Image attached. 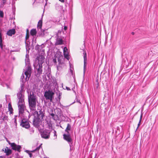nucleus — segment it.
I'll return each instance as SVG.
<instances>
[{
  "label": "nucleus",
  "instance_id": "1",
  "mask_svg": "<svg viewBox=\"0 0 158 158\" xmlns=\"http://www.w3.org/2000/svg\"><path fill=\"white\" fill-rule=\"evenodd\" d=\"M39 113L37 111H35L33 113L34 116L33 120V125L34 126L38 129L42 138L48 139L50 137V131L46 129L41 131V129L40 127L42 120L43 119V117L45 116V111L44 110L41 109L39 111Z\"/></svg>",
  "mask_w": 158,
  "mask_h": 158
},
{
  "label": "nucleus",
  "instance_id": "2",
  "mask_svg": "<svg viewBox=\"0 0 158 158\" xmlns=\"http://www.w3.org/2000/svg\"><path fill=\"white\" fill-rule=\"evenodd\" d=\"M44 57L41 55L37 57L36 59L38 60V64L35 67V75L37 78L39 77L42 73V64L44 62Z\"/></svg>",
  "mask_w": 158,
  "mask_h": 158
},
{
  "label": "nucleus",
  "instance_id": "3",
  "mask_svg": "<svg viewBox=\"0 0 158 158\" xmlns=\"http://www.w3.org/2000/svg\"><path fill=\"white\" fill-rule=\"evenodd\" d=\"M37 99L36 96L33 92L31 91L28 95V102L29 107L30 110L32 111H35Z\"/></svg>",
  "mask_w": 158,
  "mask_h": 158
},
{
  "label": "nucleus",
  "instance_id": "4",
  "mask_svg": "<svg viewBox=\"0 0 158 158\" xmlns=\"http://www.w3.org/2000/svg\"><path fill=\"white\" fill-rule=\"evenodd\" d=\"M23 85L20 87L19 91L17 94V98L18 100V103H24V88H22Z\"/></svg>",
  "mask_w": 158,
  "mask_h": 158
},
{
  "label": "nucleus",
  "instance_id": "5",
  "mask_svg": "<svg viewBox=\"0 0 158 158\" xmlns=\"http://www.w3.org/2000/svg\"><path fill=\"white\" fill-rule=\"evenodd\" d=\"M54 94L52 91L49 90L45 92L44 96L46 100H48L50 102H52Z\"/></svg>",
  "mask_w": 158,
  "mask_h": 158
},
{
  "label": "nucleus",
  "instance_id": "6",
  "mask_svg": "<svg viewBox=\"0 0 158 158\" xmlns=\"http://www.w3.org/2000/svg\"><path fill=\"white\" fill-rule=\"evenodd\" d=\"M64 139L67 141L69 144L70 150H71V147L73 146V140L70 133H66L63 135Z\"/></svg>",
  "mask_w": 158,
  "mask_h": 158
},
{
  "label": "nucleus",
  "instance_id": "7",
  "mask_svg": "<svg viewBox=\"0 0 158 158\" xmlns=\"http://www.w3.org/2000/svg\"><path fill=\"white\" fill-rule=\"evenodd\" d=\"M25 64L26 66L25 68L26 70L24 73L26 77H27L28 79L31 77V67L30 63H29L28 64L27 63Z\"/></svg>",
  "mask_w": 158,
  "mask_h": 158
},
{
  "label": "nucleus",
  "instance_id": "8",
  "mask_svg": "<svg viewBox=\"0 0 158 158\" xmlns=\"http://www.w3.org/2000/svg\"><path fill=\"white\" fill-rule=\"evenodd\" d=\"M20 126L22 127L28 129L30 128V125L27 119L23 118L20 121Z\"/></svg>",
  "mask_w": 158,
  "mask_h": 158
},
{
  "label": "nucleus",
  "instance_id": "9",
  "mask_svg": "<svg viewBox=\"0 0 158 158\" xmlns=\"http://www.w3.org/2000/svg\"><path fill=\"white\" fill-rule=\"evenodd\" d=\"M19 108V114H22L24 112L25 108V102L18 103Z\"/></svg>",
  "mask_w": 158,
  "mask_h": 158
},
{
  "label": "nucleus",
  "instance_id": "10",
  "mask_svg": "<svg viewBox=\"0 0 158 158\" xmlns=\"http://www.w3.org/2000/svg\"><path fill=\"white\" fill-rule=\"evenodd\" d=\"M11 148L13 150L20 152L21 151V147L20 145H17L14 143H11Z\"/></svg>",
  "mask_w": 158,
  "mask_h": 158
},
{
  "label": "nucleus",
  "instance_id": "11",
  "mask_svg": "<svg viewBox=\"0 0 158 158\" xmlns=\"http://www.w3.org/2000/svg\"><path fill=\"white\" fill-rule=\"evenodd\" d=\"M84 57V73H85V71L86 69L87 64V55L85 51H84L83 52Z\"/></svg>",
  "mask_w": 158,
  "mask_h": 158
},
{
  "label": "nucleus",
  "instance_id": "12",
  "mask_svg": "<svg viewBox=\"0 0 158 158\" xmlns=\"http://www.w3.org/2000/svg\"><path fill=\"white\" fill-rule=\"evenodd\" d=\"M40 29V31L38 33L37 36H39L40 37H44L46 34L47 33V32H46L47 30L43 29L42 28Z\"/></svg>",
  "mask_w": 158,
  "mask_h": 158
},
{
  "label": "nucleus",
  "instance_id": "13",
  "mask_svg": "<svg viewBox=\"0 0 158 158\" xmlns=\"http://www.w3.org/2000/svg\"><path fill=\"white\" fill-rule=\"evenodd\" d=\"M57 36L56 39V41L55 44V45H61L63 44V40L62 39L60 38H59V36L57 34L56 36V37Z\"/></svg>",
  "mask_w": 158,
  "mask_h": 158
},
{
  "label": "nucleus",
  "instance_id": "14",
  "mask_svg": "<svg viewBox=\"0 0 158 158\" xmlns=\"http://www.w3.org/2000/svg\"><path fill=\"white\" fill-rule=\"evenodd\" d=\"M4 152L6 153V156H8L10 155L12 153V151L11 149L6 147L4 149Z\"/></svg>",
  "mask_w": 158,
  "mask_h": 158
},
{
  "label": "nucleus",
  "instance_id": "15",
  "mask_svg": "<svg viewBox=\"0 0 158 158\" xmlns=\"http://www.w3.org/2000/svg\"><path fill=\"white\" fill-rule=\"evenodd\" d=\"M27 77H26V79H24V76L23 74L21 76L20 78V81L21 82V83L20 86L23 85L22 88H24V83L25 82Z\"/></svg>",
  "mask_w": 158,
  "mask_h": 158
},
{
  "label": "nucleus",
  "instance_id": "16",
  "mask_svg": "<svg viewBox=\"0 0 158 158\" xmlns=\"http://www.w3.org/2000/svg\"><path fill=\"white\" fill-rule=\"evenodd\" d=\"M16 33L15 30V29H12L9 30L7 32L6 34L8 36H11L13 35H14Z\"/></svg>",
  "mask_w": 158,
  "mask_h": 158
},
{
  "label": "nucleus",
  "instance_id": "17",
  "mask_svg": "<svg viewBox=\"0 0 158 158\" xmlns=\"http://www.w3.org/2000/svg\"><path fill=\"white\" fill-rule=\"evenodd\" d=\"M71 127L70 124L69 123H68L67 127L64 130L65 132H66V133H70L69 131H70Z\"/></svg>",
  "mask_w": 158,
  "mask_h": 158
},
{
  "label": "nucleus",
  "instance_id": "18",
  "mask_svg": "<svg viewBox=\"0 0 158 158\" xmlns=\"http://www.w3.org/2000/svg\"><path fill=\"white\" fill-rule=\"evenodd\" d=\"M37 34V31L36 29H32L30 31L31 35L34 37V36H35Z\"/></svg>",
  "mask_w": 158,
  "mask_h": 158
},
{
  "label": "nucleus",
  "instance_id": "19",
  "mask_svg": "<svg viewBox=\"0 0 158 158\" xmlns=\"http://www.w3.org/2000/svg\"><path fill=\"white\" fill-rule=\"evenodd\" d=\"M58 112H57V114H56V116H57L58 117H59L60 118L61 117V116L62 114V111L61 109H59V110H58Z\"/></svg>",
  "mask_w": 158,
  "mask_h": 158
},
{
  "label": "nucleus",
  "instance_id": "20",
  "mask_svg": "<svg viewBox=\"0 0 158 158\" xmlns=\"http://www.w3.org/2000/svg\"><path fill=\"white\" fill-rule=\"evenodd\" d=\"M25 64L27 63L28 64L30 63V59L29 58V56L27 54L26 55V58L25 59Z\"/></svg>",
  "mask_w": 158,
  "mask_h": 158
},
{
  "label": "nucleus",
  "instance_id": "21",
  "mask_svg": "<svg viewBox=\"0 0 158 158\" xmlns=\"http://www.w3.org/2000/svg\"><path fill=\"white\" fill-rule=\"evenodd\" d=\"M8 109L10 111V114L13 113V109L12 107L11 104L10 103L8 104Z\"/></svg>",
  "mask_w": 158,
  "mask_h": 158
},
{
  "label": "nucleus",
  "instance_id": "22",
  "mask_svg": "<svg viewBox=\"0 0 158 158\" xmlns=\"http://www.w3.org/2000/svg\"><path fill=\"white\" fill-rule=\"evenodd\" d=\"M29 37V33H26V35L25 37V44H26V47L27 48V43L26 42V40H27Z\"/></svg>",
  "mask_w": 158,
  "mask_h": 158
},
{
  "label": "nucleus",
  "instance_id": "23",
  "mask_svg": "<svg viewBox=\"0 0 158 158\" xmlns=\"http://www.w3.org/2000/svg\"><path fill=\"white\" fill-rule=\"evenodd\" d=\"M42 25V23H40L38 22V24H37V29H40L41 28Z\"/></svg>",
  "mask_w": 158,
  "mask_h": 158
},
{
  "label": "nucleus",
  "instance_id": "24",
  "mask_svg": "<svg viewBox=\"0 0 158 158\" xmlns=\"http://www.w3.org/2000/svg\"><path fill=\"white\" fill-rule=\"evenodd\" d=\"M40 48H42V47L41 45H37L35 46V50H38Z\"/></svg>",
  "mask_w": 158,
  "mask_h": 158
},
{
  "label": "nucleus",
  "instance_id": "25",
  "mask_svg": "<svg viewBox=\"0 0 158 158\" xmlns=\"http://www.w3.org/2000/svg\"><path fill=\"white\" fill-rule=\"evenodd\" d=\"M29 131L30 132V134H32L34 133V129L33 127H31V128H30L29 129Z\"/></svg>",
  "mask_w": 158,
  "mask_h": 158
},
{
  "label": "nucleus",
  "instance_id": "26",
  "mask_svg": "<svg viewBox=\"0 0 158 158\" xmlns=\"http://www.w3.org/2000/svg\"><path fill=\"white\" fill-rule=\"evenodd\" d=\"M55 112H54V113H50V115L52 116V118L54 119L55 118Z\"/></svg>",
  "mask_w": 158,
  "mask_h": 158
},
{
  "label": "nucleus",
  "instance_id": "27",
  "mask_svg": "<svg viewBox=\"0 0 158 158\" xmlns=\"http://www.w3.org/2000/svg\"><path fill=\"white\" fill-rule=\"evenodd\" d=\"M64 57L67 59L68 60H69V56L68 54H65L64 53Z\"/></svg>",
  "mask_w": 158,
  "mask_h": 158
},
{
  "label": "nucleus",
  "instance_id": "28",
  "mask_svg": "<svg viewBox=\"0 0 158 158\" xmlns=\"http://www.w3.org/2000/svg\"><path fill=\"white\" fill-rule=\"evenodd\" d=\"M36 38H35L34 37H33L32 40V44H35L36 43Z\"/></svg>",
  "mask_w": 158,
  "mask_h": 158
},
{
  "label": "nucleus",
  "instance_id": "29",
  "mask_svg": "<svg viewBox=\"0 0 158 158\" xmlns=\"http://www.w3.org/2000/svg\"><path fill=\"white\" fill-rule=\"evenodd\" d=\"M41 109L44 110V109H41V108L40 109H39L38 110H39V111H37V112H38V113H39V111ZM35 111H34V112H32V114H31V115H30V114H29V116H28V118H30V116H31V115H33V116H34L33 115V113H34V112H35ZM34 118H33V120H34Z\"/></svg>",
  "mask_w": 158,
  "mask_h": 158
},
{
  "label": "nucleus",
  "instance_id": "30",
  "mask_svg": "<svg viewBox=\"0 0 158 158\" xmlns=\"http://www.w3.org/2000/svg\"><path fill=\"white\" fill-rule=\"evenodd\" d=\"M5 47V45H3L2 43L0 44V47L1 49L2 50H4L3 47Z\"/></svg>",
  "mask_w": 158,
  "mask_h": 158
},
{
  "label": "nucleus",
  "instance_id": "31",
  "mask_svg": "<svg viewBox=\"0 0 158 158\" xmlns=\"http://www.w3.org/2000/svg\"><path fill=\"white\" fill-rule=\"evenodd\" d=\"M4 13L2 11L0 10V17L2 18L3 17Z\"/></svg>",
  "mask_w": 158,
  "mask_h": 158
},
{
  "label": "nucleus",
  "instance_id": "32",
  "mask_svg": "<svg viewBox=\"0 0 158 158\" xmlns=\"http://www.w3.org/2000/svg\"><path fill=\"white\" fill-rule=\"evenodd\" d=\"M61 95H62L61 93L59 92V93L58 97L59 101V102H60V98H61Z\"/></svg>",
  "mask_w": 158,
  "mask_h": 158
},
{
  "label": "nucleus",
  "instance_id": "33",
  "mask_svg": "<svg viewBox=\"0 0 158 158\" xmlns=\"http://www.w3.org/2000/svg\"><path fill=\"white\" fill-rule=\"evenodd\" d=\"M42 144H41L38 147H37L35 150H36V151H38V152L39 153V151L40 149V148L41 147V145Z\"/></svg>",
  "mask_w": 158,
  "mask_h": 158
},
{
  "label": "nucleus",
  "instance_id": "34",
  "mask_svg": "<svg viewBox=\"0 0 158 158\" xmlns=\"http://www.w3.org/2000/svg\"><path fill=\"white\" fill-rule=\"evenodd\" d=\"M8 117L6 116H4L2 118V120L3 121L7 120L8 121Z\"/></svg>",
  "mask_w": 158,
  "mask_h": 158
},
{
  "label": "nucleus",
  "instance_id": "35",
  "mask_svg": "<svg viewBox=\"0 0 158 158\" xmlns=\"http://www.w3.org/2000/svg\"><path fill=\"white\" fill-rule=\"evenodd\" d=\"M62 119V120L64 121H65V119H66V118L63 115L61 116V117L60 118Z\"/></svg>",
  "mask_w": 158,
  "mask_h": 158
},
{
  "label": "nucleus",
  "instance_id": "36",
  "mask_svg": "<svg viewBox=\"0 0 158 158\" xmlns=\"http://www.w3.org/2000/svg\"><path fill=\"white\" fill-rule=\"evenodd\" d=\"M66 122H70L71 121V119L69 118L68 117H66V119H65V121H64Z\"/></svg>",
  "mask_w": 158,
  "mask_h": 158
},
{
  "label": "nucleus",
  "instance_id": "37",
  "mask_svg": "<svg viewBox=\"0 0 158 158\" xmlns=\"http://www.w3.org/2000/svg\"><path fill=\"white\" fill-rule=\"evenodd\" d=\"M2 5L3 6L6 2L7 0H2Z\"/></svg>",
  "mask_w": 158,
  "mask_h": 158
},
{
  "label": "nucleus",
  "instance_id": "38",
  "mask_svg": "<svg viewBox=\"0 0 158 158\" xmlns=\"http://www.w3.org/2000/svg\"><path fill=\"white\" fill-rule=\"evenodd\" d=\"M2 5L3 6L6 2L7 0H2Z\"/></svg>",
  "mask_w": 158,
  "mask_h": 158
},
{
  "label": "nucleus",
  "instance_id": "39",
  "mask_svg": "<svg viewBox=\"0 0 158 158\" xmlns=\"http://www.w3.org/2000/svg\"><path fill=\"white\" fill-rule=\"evenodd\" d=\"M14 122L15 123V126L16 127L17 126V121H16V118H14Z\"/></svg>",
  "mask_w": 158,
  "mask_h": 158
},
{
  "label": "nucleus",
  "instance_id": "40",
  "mask_svg": "<svg viewBox=\"0 0 158 158\" xmlns=\"http://www.w3.org/2000/svg\"><path fill=\"white\" fill-rule=\"evenodd\" d=\"M58 62L60 64H62V63L61 62V59L59 58L58 60Z\"/></svg>",
  "mask_w": 158,
  "mask_h": 158
},
{
  "label": "nucleus",
  "instance_id": "41",
  "mask_svg": "<svg viewBox=\"0 0 158 158\" xmlns=\"http://www.w3.org/2000/svg\"><path fill=\"white\" fill-rule=\"evenodd\" d=\"M142 117H143V114L142 113H141V114L140 116V119H139V121H140V122L141 121V120H142Z\"/></svg>",
  "mask_w": 158,
  "mask_h": 158
},
{
  "label": "nucleus",
  "instance_id": "42",
  "mask_svg": "<svg viewBox=\"0 0 158 158\" xmlns=\"http://www.w3.org/2000/svg\"><path fill=\"white\" fill-rule=\"evenodd\" d=\"M54 112H55V110L52 109L50 111V113H54Z\"/></svg>",
  "mask_w": 158,
  "mask_h": 158
},
{
  "label": "nucleus",
  "instance_id": "43",
  "mask_svg": "<svg viewBox=\"0 0 158 158\" xmlns=\"http://www.w3.org/2000/svg\"><path fill=\"white\" fill-rule=\"evenodd\" d=\"M43 16V15H42L41 19L38 22L39 23H42V17Z\"/></svg>",
  "mask_w": 158,
  "mask_h": 158
},
{
  "label": "nucleus",
  "instance_id": "44",
  "mask_svg": "<svg viewBox=\"0 0 158 158\" xmlns=\"http://www.w3.org/2000/svg\"><path fill=\"white\" fill-rule=\"evenodd\" d=\"M53 62L55 63H56V58H53Z\"/></svg>",
  "mask_w": 158,
  "mask_h": 158
},
{
  "label": "nucleus",
  "instance_id": "45",
  "mask_svg": "<svg viewBox=\"0 0 158 158\" xmlns=\"http://www.w3.org/2000/svg\"><path fill=\"white\" fill-rule=\"evenodd\" d=\"M141 122H140V121L139 122L138 124V126H137V128L136 129V130L140 126V123H141Z\"/></svg>",
  "mask_w": 158,
  "mask_h": 158
},
{
  "label": "nucleus",
  "instance_id": "46",
  "mask_svg": "<svg viewBox=\"0 0 158 158\" xmlns=\"http://www.w3.org/2000/svg\"><path fill=\"white\" fill-rule=\"evenodd\" d=\"M28 154H29L30 157L31 158L32 157V153H31L29 152Z\"/></svg>",
  "mask_w": 158,
  "mask_h": 158
},
{
  "label": "nucleus",
  "instance_id": "47",
  "mask_svg": "<svg viewBox=\"0 0 158 158\" xmlns=\"http://www.w3.org/2000/svg\"><path fill=\"white\" fill-rule=\"evenodd\" d=\"M54 136H56V137L57 135H56V131L54 130Z\"/></svg>",
  "mask_w": 158,
  "mask_h": 158
},
{
  "label": "nucleus",
  "instance_id": "48",
  "mask_svg": "<svg viewBox=\"0 0 158 158\" xmlns=\"http://www.w3.org/2000/svg\"><path fill=\"white\" fill-rule=\"evenodd\" d=\"M67 26H64V30L65 31L67 29Z\"/></svg>",
  "mask_w": 158,
  "mask_h": 158
},
{
  "label": "nucleus",
  "instance_id": "49",
  "mask_svg": "<svg viewBox=\"0 0 158 158\" xmlns=\"http://www.w3.org/2000/svg\"><path fill=\"white\" fill-rule=\"evenodd\" d=\"M25 152H27V153L28 154L30 152V151L28 150H26L25 151Z\"/></svg>",
  "mask_w": 158,
  "mask_h": 158
},
{
  "label": "nucleus",
  "instance_id": "50",
  "mask_svg": "<svg viewBox=\"0 0 158 158\" xmlns=\"http://www.w3.org/2000/svg\"><path fill=\"white\" fill-rule=\"evenodd\" d=\"M0 158H6V157L5 156H0Z\"/></svg>",
  "mask_w": 158,
  "mask_h": 158
},
{
  "label": "nucleus",
  "instance_id": "51",
  "mask_svg": "<svg viewBox=\"0 0 158 158\" xmlns=\"http://www.w3.org/2000/svg\"><path fill=\"white\" fill-rule=\"evenodd\" d=\"M66 89L68 90H70V88L67 87H66Z\"/></svg>",
  "mask_w": 158,
  "mask_h": 158
},
{
  "label": "nucleus",
  "instance_id": "52",
  "mask_svg": "<svg viewBox=\"0 0 158 158\" xmlns=\"http://www.w3.org/2000/svg\"><path fill=\"white\" fill-rule=\"evenodd\" d=\"M13 157V154H12V155H11L10 156H9L8 157V158H12V157Z\"/></svg>",
  "mask_w": 158,
  "mask_h": 158
},
{
  "label": "nucleus",
  "instance_id": "53",
  "mask_svg": "<svg viewBox=\"0 0 158 158\" xmlns=\"http://www.w3.org/2000/svg\"><path fill=\"white\" fill-rule=\"evenodd\" d=\"M36 151V150L35 149L34 150H33L32 151H31V152H35Z\"/></svg>",
  "mask_w": 158,
  "mask_h": 158
},
{
  "label": "nucleus",
  "instance_id": "54",
  "mask_svg": "<svg viewBox=\"0 0 158 158\" xmlns=\"http://www.w3.org/2000/svg\"><path fill=\"white\" fill-rule=\"evenodd\" d=\"M59 1L62 2H64V0H59Z\"/></svg>",
  "mask_w": 158,
  "mask_h": 158
},
{
  "label": "nucleus",
  "instance_id": "55",
  "mask_svg": "<svg viewBox=\"0 0 158 158\" xmlns=\"http://www.w3.org/2000/svg\"><path fill=\"white\" fill-rule=\"evenodd\" d=\"M27 47H29V44H28L27 43V48L26 47V50H27Z\"/></svg>",
  "mask_w": 158,
  "mask_h": 158
},
{
  "label": "nucleus",
  "instance_id": "56",
  "mask_svg": "<svg viewBox=\"0 0 158 158\" xmlns=\"http://www.w3.org/2000/svg\"><path fill=\"white\" fill-rule=\"evenodd\" d=\"M8 143L9 144V145H10V146L11 147V143H11L9 141H8Z\"/></svg>",
  "mask_w": 158,
  "mask_h": 158
},
{
  "label": "nucleus",
  "instance_id": "57",
  "mask_svg": "<svg viewBox=\"0 0 158 158\" xmlns=\"http://www.w3.org/2000/svg\"><path fill=\"white\" fill-rule=\"evenodd\" d=\"M26 32H27L26 33H29V30L28 29H27L26 30Z\"/></svg>",
  "mask_w": 158,
  "mask_h": 158
},
{
  "label": "nucleus",
  "instance_id": "58",
  "mask_svg": "<svg viewBox=\"0 0 158 158\" xmlns=\"http://www.w3.org/2000/svg\"><path fill=\"white\" fill-rule=\"evenodd\" d=\"M48 126L50 128V127H52V125L50 124H48Z\"/></svg>",
  "mask_w": 158,
  "mask_h": 158
},
{
  "label": "nucleus",
  "instance_id": "59",
  "mask_svg": "<svg viewBox=\"0 0 158 158\" xmlns=\"http://www.w3.org/2000/svg\"><path fill=\"white\" fill-rule=\"evenodd\" d=\"M135 33L134 32H132L131 33V34L132 35H134V34Z\"/></svg>",
  "mask_w": 158,
  "mask_h": 158
},
{
  "label": "nucleus",
  "instance_id": "60",
  "mask_svg": "<svg viewBox=\"0 0 158 158\" xmlns=\"http://www.w3.org/2000/svg\"><path fill=\"white\" fill-rule=\"evenodd\" d=\"M66 49V50H67V49L66 47H64V49Z\"/></svg>",
  "mask_w": 158,
  "mask_h": 158
},
{
  "label": "nucleus",
  "instance_id": "61",
  "mask_svg": "<svg viewBox=\"0 0 158 158\" xmlns=\"http://www.w3.org/2000/svg\"><path fill=\"white\" fill-rule=\"evenodd\" d=\"M2 152H3V151H4V149H3L2 150Z\"/></svg>",
  "mask_w": 158,
  "mask_h": 158
},
{
  "label": "nucleus",
  "instance_id": "62",
  "mask_svg": "<svg viewBox=\"0 0 158 158\" xmlns=\"http://www.w3.org/2000/svg\"><path fill=\"white\" fill-rule=\"evenodd\" d=\"M77 101L78 102H79L80 103H81L78 100H77Z\"/></svg>",
  "mask_w": 158,
  "mask_h": 158
},
{
  "label": "nucleus",
  "instance_id": "63",
  "mask_svg": "<svg viewBox=\"0 0 158 158\" xmlns=\"http://www.w3.org/2000/svg\"><path fill=\"white\" fill-rule=\"evenodd\" d=\"M43 50H44V49L43 50H42V51H43Z\"/></svg>",
  "mask_w": 158,
  "mask_h": 158
},
{
  "label": "nucleus",
  "instance_id": "64",
  "mask_svg": "<svg viewBox=\"0 0 158 158\" xmlns=\"http://www.w3.org/2000/svg\"><path fill=\"white\" fill-rule=\"evenodd\" d=\"M46 2H47V1L48 0H45Z\"/></svg>",
  "mask_w": 158,
  "mask_h": 158
}]
</instances>
